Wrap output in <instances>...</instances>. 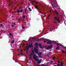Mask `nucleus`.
<instances>
[{
    "mask_svg": "<svg viewBox=\"0 0 66 66\" xmlns=\"http://www.w3.org/2000/svg\"><path fill=\"white\" fill-rule=\"evenodd\" d=\"M34 51H35L36 53V54H38V55H42L43 54L41 52H40V53H38V49L36 48H34Z\"/></svg>",
    "mask_w": 66,
    "mask_h": 66,
    "instance_id": "nucleus-1",
    "label": "nucleus"
},
{
    "mask_svg": "<svg viewBox=\"0 0 66 66\" xmlns=\"http://www.w3.org/2000/svg\"><path fill=\"white\" fill-rule=\"evenodd\" d=\"M31 55L33 56V57L35 61H38V60L37 59V58H38V56H36L35 55H36L35 54L33 53H31Z\"/></svg>",
    "mask_w": 66,
    "mask_h": 66,
    "instance_id": "nucleus-2",
    "label": "nucleus"
},
{
    "mask_svg": "<svg viewBox=\"0 0 66 66\" xmlns=\"http://www.w3.org/2000/svg\"><path fill=\"white\" fill-rule=\"evenodd\" d=\"M44 43H46V41H48V42H47V44H51V43H52V41H51L48 39H44Z\"/></svg>",
    "mask_w": 66,
    "mask_h": 66,
    "instance_id": "nucleus-3",
    "label": "nucleus"
},
{
    "mask_svg": "<svg viewBox=\"0 0 66 66\" xmlns=\"http://www.w3.org/2000/svg\"><path fill=\"white\" fill-rule=\"evenodd\" d=\"M52 45H51L50 46H47V48H46L47 50H48L49 49H52Z\"/></svg>",
    "mask_w": 66,
    "mask_h": 66,
    "instance_id": "nucleus-4",
    "label": "nucleus"
},
{
    "mask_svg": "<svg viewBox=\"0 0 66 66\" xmlns=\"http://www.w3.org/2000/svg\"><path fill=\"white\" fill-rule=\"evenodd\" d=\"M30 47V48H33V43H31V44H30L29 45Z\"/></svg>",
    "mask_w": 66,
    "mask_h": 66,
    "instance_id": "nucleus-5",
    "label": "nucleus"
},
{
    "mask_svg": "<svg viewBox=\"0 0 66 66\" xmlns=\"http://www.w3.org/2000/svg\"><path fill=\"white\" fill-rule=\"evenodd\" d=\"M38 45V44L37 43H35V46L36 47H35V48H36H36H37H37H38V46H37V45Z\"/></svg>",
    "mask_w": 66,
    "mask_h": 66,
    "instance_id": "nucleus-6",
    "label": "nucleus"
},
{
    "mask_svg": "<svg viewBox=\"0 0 66 66\" xmlns=\"http://www.w3.org/2000/svg\"><path fill=\"white\" fill-rule=\"evenodd\" d=\"M37 61H38L37 62V63L38 64H40V63H41V60H39V61H38V60Z\"/></svg>",
    "mask_w": 66,
    "mask_h": 66,
    "instance_id": "nucleus-7",
    "label": "nucleus"
},
{
    "mask_svg": "<svg viewBox=\"0 0 66 66\" xmlns=\"http://www.w3.org/2000/svg\"><path fill=\"white\" fill-rule=\"evenodd\" d=\"M38 46H39V47H40V48H42V47L41 46V44H40L38 45Z\"/></svg>",
    "mask_w": 66,
    "mask_h": 66,
    "instance_id": "nucleus-8",
    "label": "nucleus"
},
{
    "mask_svg": "<svg viewBox=\"0 0 66 66\" xmlns=\"http://www.w3.org/2000/svg\"><path fill=\"white\" fill-rule=\"evenodd\" d=\"M28 43H27V46H26V48L27 50H29V48H28Z\"/></svg>",
    "mask_w": 66,
    "mask_h": 66,
    "instance_id": "nucleus-9",
    "label": "nucleus"
},
{
    "mask_svg": "<svg viewBox=\"0 0 66 66\" xmlns=\"http://www.w3.org/2000/svg\"><path fill=\"white\" fill-rule=\"evenodd\" d=\"M10 0H8V1H9V6H10L11 5V1H10Z\"/></svg>",
    "mask_w": 66,
    "mask_h": 66,
    "instance_id": "nucleus-10",
    "label": "nucleus"
},
{
    "mask_svg": "<svg viewBox=\"0 0 66 66\" xmlns=\"http://www.w3.org/2000/svg\"><path fill=\"white\" fill-rule=\"evenodd\" d=\"M59 49H60V47L59 46H57L56 47V50H59Z\"/></svg>",
    "mask_w": 66,
    "mask_h": 66,
    "instance_id": "nucleus-11",
    "label": "nucleus"
},
{
    "mask_svg": "<svg viewBox=\"0 0 66 66\" xmlns=\"http://www.w3.org/2000/svg\"><path fill=\"white\" fill-rule=\"evenodd\" d=\"M35 7L37 10H38V6H36V5H35Z\"/></svg>",
    "mask_w": 66,
    "mask_h": 66,
    "instance_id": "nucleus-12",
    "label": "nucleus"
},
{
    "mask_svg": "<svg viewBox=\"0 0 66 66\" xmlns=\"http://www.w3.org/2000/svg\"><path fill=\"white\" fill-rule=\"evenodd\" d=\"M47 46L46 45L45 46H44V49H46L47 50Z\"/></svg>",
    "mask_w": 66,
    "mask_h": 66,
    "instance_id": "nucleus-13",
    "label": "nucleus"
},
{
    "mask_svg": "<svg viewBox=\"0 0 66 66\" xmlns=\"http://www.w3.org/2000/svg\"><path fill=\"white\" fill-rule=\"evenodd\" d=\"M63 62H61V64H60V65L61 66H63Z\"/></svg>",
    "mask_w": 66,
    "mask_h": 66,
    "instance_id": "nucleus-14",
    "label": "nucleus"
},
{
    "mask_svg": "<svg viewBox=\"0 0 66 66\" xmlns=\"http://www.w3.org/2000/svg\"><path fill=\"white\" fill-rule=\"evenodd\" d=\"M42 40V39L39 38L38 39H37V41H40V40Z\"/></svg>",
    "mask_w": 66,
    "mask_h": 66,
    "instance_id": "nucleus-15",
    "label": "nucleus"
},
{
    "mask_svg": "<svg viewBox=\"0 0 66 66\" xmlns=\"http://www.w3.org/2000/svg\"><path fill=\"white\" fill-rule=\"evenodd\" d=\"M34 41H37V39H34Z\"/></svg>",
    "mask_w": 66,
    "mask_h": 66,
    "instance_id": "nucleus-16",
    "label": "nucleus"
},
{
    "mask_svg": "<svg viewBox=\"0 0 66 66\" xmlns=\"http://www.w3.org/2000/svg\"><path fill=\"white\" fill-rule=\"evenodd\" d=\"M32 2L33 3H36V4H37V3H36V2L35 1H32Z\"/></svg>",
    "mask_w": 66,
    "mask_h": 66,
    "instance_id": "nucleus-17",
    "label": "nucleus"
},
{
    "mask_svg": "<svg viewBox=\"0 0 66 66\" xmlns=\"http://www.w3.org/2000/svg\"><path fill=\"white\" fill-rule=\"evenodd\" d=\"M54 18L55 20H57V17H56L55 16L54 17Z\"/></svg>",
    "mask_w": 66,
    "mask_h": 66,
    "instance_id": "nucleus-18",
    "label": "nucleus"
},
{
    "mask_svg": "<svg viewBox=\"0 0 66 66\" xmlns=\"http://www.w3.org/2000/svg\"><path fill=\"white\" fill-rule=\"evenodd\" d=\"M17 12L18 13H20V10H17Z\"/></svg>",
    "mask_w": 66,
    "mask_h": 66,
    "instance_id": "nucleus-19",
    "label": "nucleus"
},
{
    "mask_svg": "<svg viewBox=\"0 0 66 66\" xmlns=\"http://www.w3.org/2000/svg\"><path fill=\"white\" fill-rule=\"evenodd\" d=\"M55 13H56V14H57V15H58H58H58L59 14H58V13H57V12H56V11H55Z\"/></svg>",
    "mask_w": 66,
    "mask_h": 66,
    "instance_id": "nucleus-20",
    "label": "nucleus"
},
{
    "mask_svg": "<svg viewBox=\"0 0 66 66\" xmlns=\"http://www.w3.org/2000/svg\"><path fill=\"white\" fill-rule=\"evenodd\" d=\"M62 53H65V54H66V52H65V51H62Z\"/></svg>",
    "mask_w": 66,
    "mask_h": 66,
    "instance_id": "nucleus-21",
    "label": "nucleus"
},
{
    "mask_svg": "<svg viewBox=\"0 0 66 66\" xmlns=\"http://www.w3.org/2000/svg\"><path fill=\"white\" fill-rule=\"evenodd\" d=\"M29 10H30V12H31V11H32V10H31V8L30 7H29L28 8Z\"/></svg>",
    "mask_w": 66,
    "mask_h": 66,
    "instance_id": "nucleus-22",
    "label": "nucleus"
},
{
    "mask_svg": "<svg viewBox=\"0 0 66 66\" xmlns=\"http://www.w3.org/2000/svg\"><path fill=\"white\" fill-rule=\"evenodd\" d=\"M34 51H34V50H32V53H34Z\"/></svg>",
    "mask_w": 66,
    "mask_h": 66,
    "instance_id": "nucleus-23",
    "label": "nucleus"
},
{
    "mask_svg": "<svg viewBox=\"0 0 66 66\" xmlns=\"http://www.w3.org/2000/svg\"><path fill=\"white\" fill-rule=\"evenodd\" d=\"M14 43V40H12V42H11V44H13V43Z\"/></svg>",
    "mask_w": 66,
    "mask_h": 66,
    "instance_id": "nucleus-24",
    "label": "nucleus"
},
{
    "mask_svg": "<svg viewBox=\"0 0 66 66\" xmlns=\"http://www.w3.org/2000/svg\"><path fill=\"white\" fill-rule=\"evenodd\" d=\"M23 12V10H21L20 11V13H22Z\"/></svg>",
    "mask_w": 66,
    "mask_h": 66,
    "instance_id": "nucleus-25",
    "label": "nucleus"
},
{
    "mask_svg": "<svg viewBox=\"0 0 66 66\" xmlns=\"http://www.w3.org/2000/svg\"><path fill=\"white\" fill-rule=\"evenodd\" d=\"M53 44H56V42L55 41L53 42Z\"/></svg>",
    "mask_w": 66,
    "mask_h": 66,
    "instance_id": "nucleus-26",
    "label": "nucleus"
},
{
    "mask_svg": "<svg viewBox=\"0 0 66 66\" xmlns=\"http://www.w3.org/2000/svg\"><path fill=\"white\" fill-rule=\"evenodd\" d=\"M51 29L53 31V30H54V28H52Z\"/></svg>",
    "mask_w": 66,
    "mask_h": 66,
    "instance_id": "nucleus-27",
    "label": "nucleus"
},
{
    "mask_svg": "<svg viewBox=\"0 0 66 66\" xmlns=\"http://www.w3.org/2000/svg\"><path fill=\"white\" fill-rule=\"evenodd\" d=\"M57 20H60V18H58Z\"/></svg>",
    "mask_w": 66,
    "mask_h": 66,
    "instance_id": "nucleus-28",
    "label": "nucleus"
},
{
    "mask_svg": "<svg viewBox=\"0 0 66 66\" xmlns=\"http://www.w3.org/2000/svg\"><path fill=\"white\" fill-rule=\"evenodd\" d=\"M20 49L19 48V49L18 50V51H20Z\"/></svg>",
    "mask_w": 66,
    "mask_h": 66,
    "instance_id": "nucleus-29",
    "label": "nucleus"
},
{
    "mask_svg": "<svg viewBox=\"0 0 66 66\" xmlns=\"http://www.w3.org/2000/svg\"><path fill=\"white\" fill-rule=\"evenodd\" d=\"M22 17L23 18H26V17H25V15H24Z\"/></svg>",
    "mask_w": 66,
    "mask_h": 66,
    "instance_id": "nucleus-30",
    "label": "nucleus"
},
{
    "mask_svg": "<svg viewBox=\"0 0 66 66\" xmlns=\"http://www.w3.org/2000/svg\"><path fill=\"white\" fill-rule=\"evenodd\" d=\"M0 27H1V26H3V25L2 24H0Z\"/></svg>",
    "mask_w": 66,
    "mask_h": 66,
    "instance_id": "nucleus-31",
    "label": "nucleus"
},
{
    "mask_svg": "<svg viewBox=\"0 0 66 66\" xmlns=\"http://www.w3.org/2000/svg\"><path fill=\"white\" fill-rule=\"evenodd\" d=\"M57 66H60V64H58L57 65Z\"/></svg>",
    "mask_w": 66,
    "mask_h": 66,
    "instance_id": "nucleus-32",
    "label": "nucleus"
},
{
    "mask_svg": "<svg viewBox=\"0 0 66 66\" xmlns=\"http://www.w3.org/2000/svg\"><path fill=\"white\" fill-rule=\"evenodd\" d=\"M55 58V57L54 56H53V59H54Z\"/></svg>",
    "mask_w": 66,
    "mask_h": 66,
    "instance_id": "nucleus-33",
    "label": "nucleus"
},
{
    "mask_svg": "<svg viewBox=\"0 0 66 66\" xmlns=\"http://www.w3.org/2000/svg\"><path fill=\"white\" fill-rule=\"evenodd\" d=\"M22 20V19L19 18V20Z\"/></svg>",
    "mask_w": 66,
    "mask_h": 66,
    "instance_id": "nucleus-34",
    "label": "nucleus"
},
{
    "mask_svg": "<svg viewBox=\"0 0 66 66\" xmlns=\"http://www.w3.org/2000/svg\"><path fill=\"white\" fill-rule=\"evenodd\" d=\"M55 3L54 2V4H55V5L56 3V1H55Z\"/></svg>",
    "mask_w": 66,
    "mask_h": 66,
    "instance_id": "nucleus-35",
    "label": "nucleus"
},
{
    "mask_svg": "<svg viewBox=\"0 0 66 66\" xmlns=\"http://www.w3.org/2000/svg\"><path fill=\"white\" fill-rule=\"evenodd\" d=\"M20 54L19 53L18 54V55L19 56H20Z\"/></svg>",
    "mask_w": 66,
    "mask_h": 66,
    "instance_id": "nucleus-36",
    "label": "nucleus"
},
{
    "mask_svg": "<svg viewBox=\"0 0 66 66\" xmlns=\"http://www.w3.org/2000/svg\"><path fill=\"white\" fill-rule=\"evenodd\" d=\"M38 56L39 57H41L42 56H41L40 55H39Z\"/></svg>",
    "mask_w": 66,
    "mask_h": 66,
    "instance_id": "nucleus-37",
    "label": "nucleus"
},
{
    "mask_svg": "<svg viewBox=\"0 0 66 66\" xmlns=\"http://www.w3.org/2000/svg\"><path fill=\"white\" fill-rule=\"evenodd\" d=\"M42 66H45V65H44V64H42Z\"/></svg>",
    "mask_w": 66,
    "mask_h": 66,
    "instance_id": "nucleus-38",
    "label": "nucleus"
},
{
    "mask_svg": "<svg viewBox=\"0 0 66 66\" xmlns=\"http://www.w3.org/2000/svg\"><path fill=\"white\" fill-rule=\"evenodd\" d=\"M22 28L23 29H24V26L22 27Z\"/></svg>",
    "mask_w": 66,
    "mask_h": 66,
    "instance_id": "nucleus-39",
    "label": "nucleus"
},
{
    "mask_svg": "<svg viewBox=\"0 0 66 66\" xmlns=\"http://www.w3.org/2000/svg\"><path fill=\"white\" fill-rule=\"evenodd\" d=\"M48 66V65L47 64H45V66Z\"/></svg>",
    "mask_w": 66,
    "mask_h": 66,
    "instance_id": "nucleus-40",
    "label": "nucleus"
},
{
    "mask_svg": "<svg viewBox=\"0 0 66 66\" xmlns=\"http://www.w3.org/2000/svg\"><path fill=\"white\" fill-rule=\"evenodd\" d=\"M51 63H53V61H51Z\"/></svg>",
    "mask_w": 66,
    "mask_h": 66,
    "instance_id": "nucleus-41",
    "label": "nucleus"
},
{
    "mask_svg": "<svg viewBox=\"0 0 66 66\" xmlns=\"http://www.w3.org/2000/svg\"><path fill=\"white\" fill-rule=\"evenodd\" d=\"M26 51L27 52H29V50H27Z\"/></svg>",
    "mask_w": 66,
    "mask_h": 66,
    "instance_id": "nucleus-42",
    "label": "nucleus"
},
{
    "mask_svg": "<svg viewBox=\"0 0 66 66\" xmlns=\"http://www.w3.org/2000/svg\"><path fill=\"white\" fill-rule=\"evenodd\" d=\"M26 49V47H25V49H24V51H25Z\"/></svg>",
    "mask_w": 66,
    "mask_h": 66,
    "instance_id": "nucleus-43",
    "label": "nucleus"
},
{
    "mask_svg": "<svg viewBox=\"0 0 66 66\" xmlns=\"http://www.w3.org/2000/svg\"><path fill=\"white\" fill-rule=\"evenodd\" d=\"M58 63H59V64H60V61H58Z\"/></svg>",
    "mask_w": 66,
    "mask_h": 66,
    "instance_id": "nucleus-44",
    "label": "nucleus"
},
{
    "mask_svg": "<svg viewBox=\"0 0 66 66\" xmlns=\"http://www.w3.org/2000/svg\"><path fill=\"white\" fill-rule=\"evenodd\" d=\"M57 45V46H59L60 45V44H58Z\"/></svg>",
    "mask_w": 66,
    "mask_h": 66,
    "instance_id": "nucleus-45",
    "label": "nucleus"
},
{
    "mask_svg": "<svg viewBox=\"0 0 66 66\" xmlns=\"http://www.w3.org/2000/svg\"><path fill=\"white\" fill-rule=\"evenodd\" d=\"M51 4L52 5V6H53V4H52V3H51Z\"/></svg>",
    "mask_w": 66,
    "mask_h": 66,
    "instance_id": "nucleus-46",
    "label": "nucleus"
},
{
    "mask_svg": "<svg viewBox=\"0 0 66 66\" xmlns=\"http://www.w3.org/2000/svg\"><path fill=\"white\" fill-rule=\"evenodd\" d=\"M20 52H22V50H21Z\"/></svg>",
    "mask_w": 66,
    "mask_h": 66,
    "instance_id": "nucleus-47",
    "label": "nucleus"
},
{
    "mask_svg": "<svg viewBox=\"0 0 66 66\" xmlns=\"http://www.w3.org/2000/svg\"><path fill=\"white\" fill-rule=\"evenodd\" d=\"M30 59H31L32 58V57L31 56H30Z\"/></svg>",
    "mask_w": 66,
    "mask_h": 66,
    "instance_id": "nucleus-48",
    "label": "nucleus"
},
{
    "mask_svg": "<svg viewBox=\"0 0 66 66\" xmlns=\"http://www.w3.org/2000/svg\"><path fill=\"white\" fill-rule=\"evenodd\" d=\"M37 66H41L40 65H39V64L37 65Z\"/></svg>",
    "mask_w": 66,
    "mask_h": 66,
    "instance_id": "nucleus-49",
    "label": "nucleus"
},
{
    "mask_svg": "<svg viewBox=\"0 0 66 66\" xmlns=\"http://www.w3.org/2000/svg\"><path fill=\"white\" fill-rule=\"evenodd\" d=\"M60 22V20H58V22Z\"/></svg>",
    "mask_w": 66,
    "mask_h": 66,
    "instance_id": "nucleus-50",
    "label": "nucleus"
},
{
    "mask_svg": "<svg viewBox=\"0 0 66 66\" xmlns=\"http://www.w3.org/2000/svg\"><path fill=\"white\" fill-rule=\"evenodd\" d=\"M9 35H12V34H9Z\"/></svg>",
    "mask_w": 66,
    "mask_h": 66,
    "instance_id": "nucleus-51",
    "label": "nucleus"
},
{
    "mask_svg": "<svg viewBox=\"0 0 66 66\" xmlns=\"http://www.w3.org/2000/svg\"><path fill=\"white\" fill-rule=\"evenodd\" d=\"M30 46H29H29H28V48H30Z\"/></svg>",
    "mask_w": 66,
    "mask_h": 66,
    "instance_id": "nucleus-52",
    "label": "nucleus"
},
{
    "mask_svg": "<svg viewBox=\"0 0 66 66\" xmlns=\"http://www.w3.org/2000/svg\"><path fill=\"white\" fill-rule=\"evenodd\" d=\"M25 12V13H26V14H28V13H27V12Z\"/></svg>",
    "mask_w": 66,
    "mask_h": 66,
    "instance_id": "nucleus-53",
    "label": "nucleus"
},
{
    "mask_svg": "<svg viewBox=\"0 0 66 66\" xmlns=\"http://www.w3.org/2000/svg\"><path fill=\"white\" fill-rule=\"evenodd\" d=\"M63 46V45L61 44L60 45V46H61L62 47Z\"/></svg>",
    "mask_w": 66,
    "mask_h": 66,
    "instance_id": "nucleus-54",
    "label": "nucleus"
},
{
    "mask_svg": "<svg viewBox=\"0 0 66 66\" xmlns=\"http://www.w3.org/2000/svg\"><path fill=\"white\" fill-rule=\"evenodd\" d=\"M25 12H27V9H25Z\"/></svg>",
    "mask_w": 66,
    "mask_h": 66,
    "instance_id": "nucleus-55",
    "label": "nucleus"
},
{
    "mask_svg": "<svg viewBox=\"0 0 66 66\" xmlns=\"http://www.w3.org/2000/svg\"><path fill=\"white\" fill-rule=\"evenodd\" d=\"M14 25H12V27H14Z\"/></svg>",
    "mask_w": 66,
    "mask_h": 66,
    "instance_id": "nucleus-56",
    "label": "nucleus"
},
{
    "mask_svg": "<svg viewBox=\"0 0 66 66\" xmlns=\"http://www.w3.org/2000/svg\"><path fill=\"white\" fill-rule=\"evenodd\" d=\"M18 46H20V47H20V45H18Z\"/></svg>",
    "mask_w": 66,
    "mask_h": 66,
    "instance_id": "nucleus-57",
    "label": "nucleus"
},
{
    "mask_svg": "<svg viewBox=\"0 0 66 66\" xmlns=\"http://www.w3.org/2000/svg\"><path fill=\"white\" fill-rule=\"evenodd\" d=\"M54 66H57V65H54Z\"/></svg>",
    "mask_w": 66,
    "mask_h": 66,
    "instance_id": "nucleus-58",
    "label": "nucleus"
},
{
    "mask_svg": "<svg viewBox=\"0 0 66 66\" xmlns=\"http://www.w3.org/2000/svg\"><path fill=\"white\" fill-rule=\"evenodd\" d=\"M61 44H59V46H61Z\"/></svg>",
    "mask_w": 66,
    "mask_h": 66,
    "instance_id": "nucleus-59",
    "label": "nucleus"
},
{
    "mask_svg": "<svg viewBox=\"0 0 66 66\" xmlns=\"http://www.w3.org/2000/svg\"><path fill=\"white\" fill-rule=\"evenodd\" d=\"M20 9H21V7H20Z\"/></svg>",
    "mask_w": 66,
    "mask_h": 66,
    "instance_id": "nucleus-60",
    "label": "nucleus"
},
{
    "mask_svg": "<svg viewBox=\"0 0 66 66\" xmlns=\"http://www.w3.org/2000/svg\"><path fill=\"white\" fill-rule=\"evenodd\" d=\"M51 15V14H50V15L48 16L49 17V16H50Z\"/></svg>",
    "mask_w": 66,
    "mask_h": 66,
    "instance_id": "nucleus-61",
    "label": "nucleus"
},
{
    "mask_svg": "<svg viewBox=\"0 0 66 66\" xmlns=\"http://www.w3.org/2000/svg\"><path fill=\"white\" fill-rule=\"evenodd\" d=\"M13 24H14V25H15V24H15V23H14Z\"/></svg>",
    "mask_w": 66,
    "mask_h": 66,
    "instance_id": "nucleus-62",
    "label": "nucleus"
},
{
    "mask_svg": "<svg viewBox=\"0 0 66 66\" xmlns=\"http://www.w3.org/2000/svg\"><path fill=\"white\" fill-rule=\"evenodd\" d=\"M28 5L29 6H30V4H29Z\"/></svg>",
    "mask_w": 66,
    "mask_h": 66,
    "instance_id": "nucleus-63",
    "label": "nucleus"
},
{
    "mask_svg": "<svg viewBox=\"0 0 66 66\" xmlns=\"http://www.w3.org/2000/svg\"><path fill=\"white\" fill-rule=\"evenodd\" d=\"M23 46H24V44H23Z\"/></svg>",
    "mask_w": 66,
    "mask_h": 66,
    "instance_id": "nucleus-64",
    "label": "nucleus"
}]
</instances>
